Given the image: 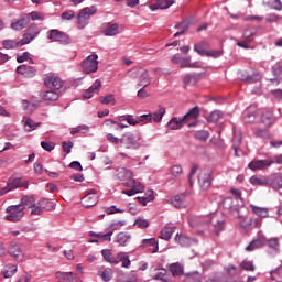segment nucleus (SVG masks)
Returning <instances> with one entry per match:
<instances>
[{"instance_id":"obj_1","label":"nucleus","mask_w":282,"mask_h":282,"mask_svg":"<svg viewBox=\"0 0 282 282\" xmlns=\"http://www.w3.org/2000/svg\"><path fill=\"white\" fill-rule=\"evenodd\" d=\"M129 78L138 82V87H149L151 85V75H149V70L142 67L133 68L128 72Z\"/></svg>"},{"instance_id":"obj_2","label":"nucleus","mask_w":282,"mask_h":282,"mask_svg":"<svg viewBox=\"0 0 282 282\" xmlns=\"http://www.w3.org/2000/svg\"><path fill=\"white\" fill-rule=\"evenodd\" d=\"M15 188H28V182L25 178L10 177L7 182V186L0 189V196L3 197V195H8L10 191H15Z\"/></svg>"},{"instance_id":"obj_3","label":"nucleus","mask_w":282,"mask_h":282,"mask_svg":"<svg viewBox=\"0 0 282 282\" xmlns=\"http://www.w3.org/2000/svg\"><path fill=\"white\" fill-rule=\"evenodd\" d=\"M198 183L203 191H208L213 186V166L208 165L202 169Z\"/></svg>"},{"instance_id":"obj_4","label":"nucleus","mask_w":282,"mask_h":282,"mask_svg":"<svg viewBox=\"0 0 282 282\" xmlns=\"http://www.w3.org/2000/svg\"><path fill=\"white\" fill-rule=\"evenodd\" d=\"M84 74H96L98 72V55L91 54L82 62Z\"/></svg>"},{"instance_id":"obj_5","label":"nucleus","mask_w":282,"mask_h":282,"mask_svg":"<svg viewBox=\"0 0 282 282\" xmlns=\"http://www.w3.org/2000/svg\"><path fill=\"white\" fill-rule=\"evenodd\" d=\"M7 213L9 215L6 216L7 221H21L25 212H23V207L21 205H11L7 207Z\"/></svg>"},{"instance_id":"obj_6","label":"nucleus","mask_w":282,"mask_h":282,"mask_svg":"<svg viewBox=\"0 0 282 282\" xmlns=\"http://www.w3.org/2000/svg\"><path fill=\"white\" fill-rule=\"evenodd\" d=\"M120 144L124 149H140V142H138L133 132H124L120 138Z\"/></svg>"},{"instance_id":"obj_7","label":"nucleus","mask_w":282,"mask_h":282,"mask_svg":"<svg viewBox=\"0 0 282 282\" xmlns=\"http://www.w3.org/2000/svg\"><path fill=\"white\" fill-rule=\"evenodd\" d=\"M97 9L96 7H86L84 9L80 10V12L77 15V23L79 25L80 29L85 28L87 25V20L90 17H94V14H96Z\"/></svg>"},{"instance_id":"obj_8","label":"nucleus","mask_w":282,"mask_h":282,"mask_svg":"<svg viewBox=\"0 0 282 282\" xmlns=\"http://www.w3.org/2000/svg\"><path fill=\"white\" fill-rule=\"evenodd\" d=\"M44 85L48 89H53L54 91H58V89L63 88V79L61 77L48 73L44 77Z\"/></svg>"},{"instance_id":"obj_9","label":"nucleus","mask_w":282,"mask_h":282,"mask_svg":"<svg viewBox=\"0 0 282 282\" xmlns=\"http://www.w3.org/2000/svg\"><path fill=\"white\" fill-rule=\"evenodd\" d=\"M272 164H274L272 159L253 160L248 164V169L251 171H265V169H270Z\"/></svg>"},{"instance_id":"obj_10","label":"nucleus","mask_w":282,"mask_h":282,"mask_svg":"<svg viewBox=\"0 0 282 282\" xmlns=\"http://www.w3.org/2000/svg\"><path fill=\"white\" fill-rule=\"evenodd\" d=\"M116 177L119 182H122L124 186H129L131 181L133 180V172L127 170L126 167H118L116 172Z\"/></svg>"},{"instance_id":"obj_11","label":"nucleus","mask_w":282,"mask_h":282,"mask_svg":"<svg viewBox=\"0 0 282 282\" xmlns=\"http://www.w3.org/2000/svg\"><path fill=\"white\" fill-rule=\"evenodd\" d=\"M47 39H50V41H56L57 43H64L65 45L70 42L69 35H67V33H64L56 29L48 31Z\"/></svg>"},{"instance_id":"obj_12","label":"nucleus","mask_w":282,"mask_h":282,"mask_svg":"<svg viewBox=\"0 0 282 282\" xmlns=\"http://www.w3.org/2000/svg\"><path fill=\"white\" fill-rule=\"evenodd\" d=\"M194 52L199 54V56H207L210 58L213 56V51H210V44L206 41H200L194 45Z\"/></svg>"},{"instance_id":"obj_13","label":"nucleus","mask_w":282,"mask_h":282,"mask_svg":"<svg viewBox=\"0 0 282 282\" xmlns=\"http://www.w3.org/2000/svg\"><path fill=\"white\" fill-rule=\"evenodd\" d=\"M257 111H258L257 105L249 106L245 110L243 121L247 124H250L251 122H254V120H257Z\"/></svg>"},{"instance_id":"obj_14","label":"nucleus","mask_w":282,"mask_h":282,"mask_svg":"<svg viewBox=\"0 0 282 282\" xmlns=\"http://www.w3.org/2000/svg\"><path fill=\"white\" fill-rule=\"evenodd\" d=\"M268 243V238L260 236L259 238L254 239L249 243V246L246 247L247 252H252L254 250H258V248H263Z\"/></svg>"},{"instance_id":"obj_15","label":"nucleus","mask_w":282,"mask_h":282,"mask_svg":"<svg viewBox=\"0 0 282 282\" xmlns=\"http://www.w3.org/2000/svg\"><path fill=\"white\" fill-rule=\"evenodd\" d=\"M17 74H21L25 78H34L36 70L34 67L23 64L17 67Z\"/></svg>"},{"instance_id":"obj_16","label":"nucleus","mask_w":282,"mask_h":282,"mask_svg":"<svg viewBox=\"0 0 282 282\" xmlns=\"http://www.w3.org/2000/svg\"><path fill=\"white\" fill-rule=\"evenodd\" d=\"M100 87H102V82L99 79L95 80V83L83 94V98L86 100L94 98V94H98V91H100Z\"/></svg>"},{"instance_id":"obj_17","label":"nucleus","mask_w":282,"mask_h":282,"mask_svg":"<svg viewBox=\"0 0 282 282\" xmlns=\"http://www.w3.org/2000/svg\"><path fill=\"white\" fill-rule=\"evenodd\" d=\"M96 204H98V196L96 195V193H89L82 198V205L85 208H94Z\"/></svg>"},{"instance_id":"obj_18","label":"nucleus","mask_w":282,"mask_h":282,"mask_svg":"<svg viewBox=\"0 0 282 282\" xmlns=\"http://www.w3.org/2000/svg\"><path fill=\"white\" fill-rule=\"evenodd\" d=\"M115 243L122 246V248L129 246V243H131V235L127 232H119L115 238Z\"/></svg>"},{"instance_id":"obj_19","label":"nucleus","mask_w":282,"mask_h":282,"mask_svg":"<svg viewBox=\"0 0 282 282\" xmlns=\"http://www.w3.org/2000/svg\"><path fill=\"white\" fill-rule=\"evenodd\" d=\"M8 253L10 257H13L15 261L23 260V251H21V247H19V245H10Z\"/></svg>"},{"instance_id":"obj_20","label":"nucleus","mask_w":282,"mask_h":282,"mask_svg":"<svg viewBox=\"0 0 282 282\" xmlns=\"http://www.w3.org/2000/svg\"><path fill=\"white\" fill-rule=\"evenodd\" d=\"M141 248H150L152 254H155V252L160 250V247L158 246V240H155V238L143 239Z\"/></svg>"},{"instance_id":"obj_21","label":"nucleus","mask_w":282,"mask_h":282,"mask_svg":"<svg viewBox=\"0 0 282 282\" xmlns=\"http://www.w3.org/2000/svg\"><path fill=\"white\" fill-rule=\"evenodd\" d=\"M272 74L274 78H271L270 83H272V85H279V83H281L282 80V66L279 64H275L272 67Z\"/></svg>"},{"instance_id":"obj_22","label":"nucleus","mask_w":282,"mask_h":282,"mask_svg":"<svg viewBox=\"0 0 282 282\" xmlns=\"http://www.w3.org/2000/svg\"><path fill=\"white\" fill-rule=\"evenodd\" d=\"M120 30V26L117 23H107L104 25L105 36H116Z\"/></svg>"},{"instance_id":"obj_23","label":"nucleus","mask_w":282,"mask_h":282,"mask_svg":"<svg viewBox=\"0 0 282 282\" xmlns=\"http://www.w3.org/2000/svg\"><path fill=\"white\" fill-rule=\"evenodd\" d=\"M172 3L173 0H156V3L152 4L150 9L152 12H155V10H167V8H171Z\"/></svg>"},{"instance_id":"obj_24","label":"nucleus","mask_w":282,"mask_h":282,"mask_svg":"<svg viewBox=\"0 0 282 282\" xmlns=\"http://www.w3.org/2000/svg\"><path fill=\"white\" fill-rule=\"evenodd\" d=\"M169 270L172 276H182V274H184V264L180 262H174L169 265Z\"/></svg>"},{"instance_id":"obj_25","label":"nucleus","mask_w":282,"mask_h":282,"mask_svg":"<svg viewBox=\"0 0 282 282\" xmlns=\"http://www.w3.org/2000/svg\"><path fill=\"white\" fill-rule=\"evenodd\" d=\"M184 122H186L184 117L183 118L175 117L170 120V122L167 123V127L172 131H176L177 129H182V127H184Z\"/></svg>"},{"instance_id":"obj_26","label":"nucleus","mask_w":282,"mask_h":282,"mask_svg":"<svg viewBox=\"0 0 282 282\" xmlns=\"http://www.w3.org/2000/svg\"><path fill=\"white\" fill-rule=\"evenodd\" d=\"M199 113H202V109L196 106L194 108H192L184 117L183 120H185V122H188L191 120H197V118H199Z\"/></svg>"},{"instance_id":"obj_27","label":"nucleus","mask_w":282,"mask_h":282,"mask_svg":"<svg viewBox=\"0 0 282 282\" xmlns=\"http://www.w3.org/2000/svg\"><path fill=\"white\" fill-rule=\"evenodd\" d=\"M250 184L253 186H269L270 184V178L264 177V176H251L249 180Z\"/></svg>"},{"instance_id":"obj_28","label":"nucleus","mask_w":282,"mask_h":282,"mask_svg":"<svg viewBox=\"0 0 282 282\" xmlns=\"http://www.w3.org/2000/svg\"><path fill=\"white\" fill-rule=\"evenodd\" d=\"M30 24V18H21L20 20L12 22L11 28L12 30L21 31Z\"/></svg>"},{"instance_id":"obj_29","label":"nucleus","mask_w":282,"mask_h":282,"mask_svg":"<svg viewBox=\"0 0 282 282\" xmlns=\"http://www.w3.org/2000/svg\"><path fill=\"white\" fill-rule=\"evenodd\" d=\"M23 124H24V129L25 131H36V129H39V127H41V122H34V120L30 119V118H23L22 120Z\"/></svg>"},{"instance_id":"obj_30","label":"nucleus","mask_w":282,"mask_h":282,"mask_svg":"<svg viewBox=\"0 0 282 282\" xmlns=\"http://www.w3.org/2000/svg\"><path fill=\"white\" fill-rule=\"evenodd\" d=\"M1 274L4 276V279H11V276H14L17 274V265L14 264H7L3 267Z\"/></svg>"},{"instance_id":"obj_31","label":"nucleus","mask_w":282,"mask_h":282,"mask_svg":"<svg viewBox=\"0 0 282 282\" xmlns=\"http://www.w3.org/2000/svg\"><path fill=\"white\" fill-rule=\"evenodd\" d=\"M35 204H36V200L34 199V196H24L22 197L19 206H22V210H24V208H33Z\"/></svg>"},{"instance_id":"obj_32","label":"nucleus","mask_w":282,"mask_h":282,"mask_svg":"<svg viewBox=\"0 0 282 282\" xmlns=\"http://www.w3.org/2000/svg\"><path fill=\"white\" fill-rule=\"evenodd\" d=\"M175 230H177L176 227H169L165 226L160 234V239H164L165 241H169V239H171V237H173V232H175Z\"/></svg>"},{"instance_id":"obj_33","label":"nucleus","mask_w":282,"mask_h":282,"mask_svg":"<svg viewBox=\"0 0 282 282\" xmlns=\"http://www.w3.org/2000/svg\"><path fill=\"white\" fill-rule=\"evenodd\" d=\"M251 210L253 215H257V217H260L261 219H265L269 217L268 208L257 207L254 205H251Z\"/></svg>"},{"instance_id":"obj_34","label":"nucleus","mask_w":282,"mask_h":282,"mask_svg":"<svg viewBox=\"0 0 282 282\" xmlns=\"http://www.w3.org/2000/svg\"><path fill=\"white\" fill-rule=\"evenodd\" d=\"M223 206L226 210H230L231 213H237L239 214V207L232 205V197H227L223 200ZM238 217H241L238 215Z\"/></svg>"},{"instance_id":"obj_35","label":"nucleus","mask_w":282,"mask_h":282,"mask_svg":"<svg viewBox=\"0 0 282 282\" xmlns=\"http://www.w3.org/2000/svg\"><path fill=\"white\" fill-rule=\"evenodd\" d=\"M57 98L58 93H56V90H46L42 95V100H44V102H55Z\"/></svg>"},{"instance_id":"obj_36","label":"nucleus","mask_w":282,"mask_h":282,"mask_svg":"<svg viewBox=\"0 0 282 282\" xmlns=\"http://www.w3.org/2000/svg\"><path fill=\"white\" fill-rule=\"evenodd\" d=\"M164 113H166V108L159 106V109L154 111L152 115L153 122H162V118H164Z\"/></svg>"},{"instance_id":"obj_37","label":"nucleus","mask_w":282,"mask_h":282,"mask_svg":"<svg viewBox=\"0 0 282 282\" xmlns=\"http://www.w3.org/2000/svg\"><path fill=\"white\" fill-rule=\"evenodd\" d=\"M101 254H102L105 261H107L108 263H112L115 265H118V259H116V257H113V253L111 252V250L104 249L101 251Z\"/></svg>"},{"instance_id":"obj_38","label":"nucleus","mask_w":282,"mask_h":282,"mask_svg":"<svg viewBox=\"0 0 282 282\" xmlns=\"http://www.w3.org/2000/svg\"><path fill=\"white\" fill-rule=\"evenodd\" d=\"M104 124H106V127H109L110 129H113L115 131H120V129H126L127 127L124 123H118L113 119L106 120Z\"/></svg>"},{"instance_id":"obj_39","label":"nucleus","mask_w":282,"mask_h":282,"mask_svg":"<svg viewBox=\"0 0 282 282\" xmlns=\"http://www.w3.org/2000/svg\"><path fill=\"white\" fill-rule=\"evenodd\" d=\"M56 276L57 279H61V281L63 282H72L76 280V273H73V272H66V273L57 272Z\"/></svg>"},{"instance_id":"obj_40","label":"nucleus","mask_w":282,"mask_h":282,"mask_svg":"<svg viewBox=\"0 0 282 282\" xmlns=\"http://www.w3.org/2000/svg\"><path fill=\"white\" fill-rule=\"evenodd\" d=\"M269 180H270L269 186H272V188L274 189L282 188V176L280 174Z\"/></svg>"},{"instance_id":"obj_41","label":"nucleus","mask_w":282,"mask_h":282,"mask_svg":"<svg viewBox=\"0 0 282 282\" xmlns=\"http://www.w3.org/2000/svg\"><path fill=\"white\" fill-rule=\"evenodd\" d=\"M175 30H181L174 34V39H177V36H182L183 34H186L188 30V23L182 22L175 25Z\"/></svg>"},{"instance_id":"obj_42","label":"nucleus","mask_w":282,"mask_h":282,"mask_svg":"<svg viewBox=\"0 0 282 282\" xmlns=\"http://www.w3.org/2000/svg\"><path fill=\"white\" fill-rule=\"evenodd\" d=\"M181 67H202L199 63H191V55H187L185 57H181Z\"/></svg>"},{"instance_id":"obj_43","label":"nucleus","mask_w":282,"mask_h":282,"mask_svg":"<svg viewBox=\"0 0 282 282\" xmlns=\"http://www.w3.org/2000/svg\"><path fill=\"white\" fill-rule=\"evenodd\" d=\"M225 230H226V220L224 219L218 220L214 225V235H216V237H219V232H224Z\"/></svg>"},{"instance_id":"obj_44","label":"nucleus","mask_w":282,"mask_h":282,"mask_svg":"<svg viewBox=\"0 0 282 282\" xmlns=\"http://www.w3.org/2000/svg\"><path fill=\"white\" fill-rule=\"evenodd\" d=\"M25 32L34 40L39 34H41V29H39L36 24H31Z\"/></svg>"},{"instance_id":"obj_45","label":"nucleus","mask_w":282,"mask_h":282,"mask_svg":"<svg viewBox=\"0 0 282 282\" xmlns=\"http://www.w3.org/2000/svg\"><path fill=\"white\" fill-rule=\"evenodd\" d=\"M174 208H184V195H176L171 199Z\"/></svg>"},{"instance_id":"obj_46","label":"nucleus","mask_w":282,"mask_h":282,"mask_svg":"<svg viewBox=\"0 0 282 282\" xmlns=\"http://www.w3.org/2000/svg\"><path fill=\"white\" fill-rule=\"evenodd\" d=\"M4 50H17V47H21L20 41L17 40H7L3 41Z\"/></svg>"},{"instance_id":"obj_47","label":"nucleus","mask_w":282,"mask_h":282,"mask_svg":"<svg viewBox=\"0 0 282 282\" xmlns=\"http://www.w3.org/2000/svg\"><path fill=\"white\" fill-rule=\"evenodd\" d=\"M170 173L173 177H180L184 173V169L182 165L175 164L170 167Z\"/></svg>"},{"instance_id":"obj_48","label":"nucleus","mask_w":282,"mask_h":282,"mask_svg":"<svg viewBox=\"0 0 282 282\" xmlns=\"http://www.w3.org/2000/svg\"><path fill=\"white\" fill-rule=\"evenodd\" d=\"M128 187L134 188V192L142 193L144 191V185L135 180H131L130 183L127 185Z\"/></svg>"},{"instance_id":"obj_49","label":"nucleus","mask_w":282,"mask_h":282,"mask_svg":"<svg viewBox=\"0 0 282 282\" xmlns=\"http://www.w3.org/2000/svg\"><path fill=\"white\" fill-rule=\"evenodd\" d=\"M184 85H196L197 74H186L183 77Z\"/></svg>"},{"instance_id":"obj_50","label":"nucleus","mask_w":282,"mask_h":282,"mask_svg":"<svg viewBox=\"0 0 282 282\" xmlns=\"http://www.w3.org/2000/svg\"><path fill=\"white\" fill-rule=\"evenodd\" d=\"M37 204L42 207V210H52V208H54V203L50 202L47 198L40 199Z\"/></svg>"},{"instance_id":"obj_51","label":"nucleus","mask_w":282,"mask_h":282,"mask_svg":"<svg viewBox=\"0 0 282 282\" xmlns=\"http://www.w3.org/2000/svg\"><path fill=\"white\" fill-rule=\"evenodd\" d=\"M101 105H116V97L113 95H107L99 98Z\"/></svg>"},{"instance_id":"obj_52","label":"nucleus","mask_w":282,"mask_h":282,"mask_svg":"<svg viewBox=\"0 0 282 282\" xmlns=\"http://www.w3.org/2000/svg\"><path fill=\"white\" fill-rule=\"evenodd\" d=\"M199 170V165L194 164L191 167L189 174H188V182H189V186H193V184H195V174L197 173V171Z\"/></svg>"},{"instance_id":"obj_53","label":"nucleus","mask_w":282,"mask_h":282,"mask_svg":"<svg viewBox=\"0 0 282 282\" xmlns=\"http://www.w3.org/2000/svg\"><path fill=\"white\" fill-rule=\"evenodd\" d=\"M267 243L271 250H275V252H279V248H281V245L279 243V238H271L267 239Z\"/></svg>"},{"instance_id":"obj_54","label":"nucleus","mask_w":282,"mask_h":282,"mask_svg":"<svg viewBox=\"0 0 282 282\" xmlns=\"http://www.w3.org/2000/svg\"><path fill=\"white\" fill-rule=\"evenodd\" d=\"M26 19H29V21H30V19H31V21H43V19H45V17L41 12L33 11L28 14Z\"/></svg>"},{"instance_id":"obj_55","label":"nucleus","mask_w":282,"mask_h":282,"mask_svg":"<svg viewBox=\"0 0 282 282\" xmlns=\"http://www.w3.org/2000/svg\"><path fill=\"white\" fill-rule=\"evenodd\" d=\"M240 267L242 268V270H246L247 272H254L256 270L254 263L248 260L242 261Z\"/></svg>"},{"instance_id":"obj_56","label":"nucleus","mask_w":282,"mask_h":282,"mask_svg":"<svg viewBox=\"0 0 282 282\" xmlns=\"http://www.w3.org/2000/svg\"><path fill=\"white\" fill-rule=\"evenodd\" d=\"M262 122H263V124H267V126L272 124V122H274V116L272 115V112L268 111V112L263 113Z\"/></svg>"},{"instance_id":"obj_57","label":"nucleus","mask_w":282,"mask_h":282,"mask_svg":"<svg viewBox=\"0 0 282 282\" xmlns=\"http://www.w3.org/2000/svg\"><path fill=\"white\" fill-rule=\"evenodd\" d=\"M97 239H101L102 241H111V236L113 235V230L108 231L107 234H94Z\"/></svg>"},{"instance_id":"obj_58","label":"nucleus","mask_w":282,"mask_h":282,"mask_svg":"<svg viewBox=\"0 0 282 282\" xmlns=\"http://www.w3.org/2000/svg\"><path fill=\"white\" fill-rule=\"evenodd\" d=\"M32 41H34V39L25 31L22 39L20 40V46L23 47V45H28L29 43H32Z\"/></svg>"},{"instance_id":"obj_59","label":"nucleus","mask_w":282,"mask_h":282,"mask_svg":"<svg viewBox=\"0 0 282 282\" xmlns=\"http://www.w3.org/2000/svg\"><path fill=\"white\" fill-rule=\"evenodd\" d=\"M281 21V17H279L278 14L275 13H269L267 17H265V22L267 23H276Z\"/></svg>"},{"instance_id":"obj_60","label":"nucleus","mask_w":282,"mask_h":282,"mask_svg":"<svg viewBox=\"0 0 282 282\" xmlns=\"http://www.w3.org/2000/svg\"><path fill=\"white\" fill-rule=\"evenodd\" d=\"M138 120H139V124L140 122H143V124H148V122H153V115L152 113L142 115L138 117Z\"/></svg>"},{"instance_id":"obj_61","label":"nucleus","mask_w":282,"mask_h":282,"mask_svg":"<svg viewBox=\"0 0 282 282\" xmlns=\"http://www.w3.org/2000/svg\"><path fill=\"white\" fill-rule=\"evenodd\" d=\"M89 131V127L79 126L70 131V135H76V133H87Z\"/></svg>"},{"instance_id":"obj_62","label":"nucleus","mask_w":282,"mask_h":282,"mask_svg":"<svg viewBox=\"0 0 282 282\" xmlns=\"http://www.w3.org/2000/svg\"><path fill=\"white\" fill-rule=\"evenodd\" d=\"M245 80L246 83H259V80H261V75L260 73H254L253 75L245 78Z\"/></svg>"},{"instance_id":"obj_63","label":"nucleus","mask_w":282,"mask_h":282,"mask_svg":"<svg viewBox=\"0 0 282 282\" xmlns=\"http://www.w3.org/2000/svg\"><path fill=\"white\" fill-rule=\"evenodd\" d=\"M213 120L214 122H221L224 120V112L221 110H214Z\"/></svg>"},{"instance_id":"obj_64","label":"nucleus","mask_w":282,"mask_h":282,"mask_svg":"<svg viewBox=\"0 0 282 282\" xmlns=\"http://www.w3.org/2000/svg\"><path fill=\"white\" fill-rule=\"evenodd\" d=\"M134 226L141 229L149 228V221L147 219H137Z\"/></svg>"}]
</instances>
